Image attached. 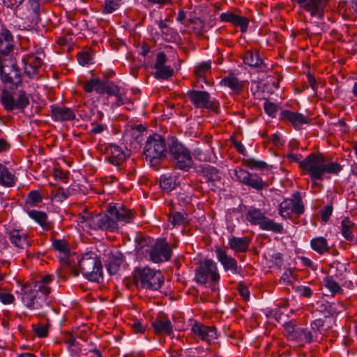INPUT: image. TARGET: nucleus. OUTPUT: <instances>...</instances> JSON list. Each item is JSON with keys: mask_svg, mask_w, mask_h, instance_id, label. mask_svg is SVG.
<instances>
[{"mask_svg": "<svg viewBox=\"0 0 357 357\" xmlns=\"http://www.w3.org/2000/svg\"><path fill=\"white\" fill-rule=\"evenodd\" d=\"M301 340H303L307 343H310L312 341H317L314 332H311V331L307 328H303Z\"/></svg>", "mask_w": 357, "mask_h": 357, "instance_id": "obj_55", "label": "nucleus"}, {"mask_svg": "<svg viewBox=\"0 0 357 357\" xmlns=\"http://www.w3.org/2000/svg\"><path fill=\"white\" fill-rule=\"evenodd\" d=\"M324 326V321L322 319H316L311 324L310 331L314 332L315 338L317 340L319 338V335L321 333V328Z\"/></svg>", "mask_w": 357, "mask_h": 357, "instance_id": "obj_52", "label": "nucleus"}, {"mask_svg": "<svg viewBox=\"0 0 357 357\" xmlns=\"http://www.w3.org/2000/svg\"><path fill=\"white\" fill-rule=\"evenodd\" d=\"M250 239L248 238H239L232 236L229 239V245L231 250L235 252H245L249 245Z\"/></svg>", "mask_w": 357, "mask_h": 357, "instance_id": "obj_31", "label": "nucleus"}, {"mask_svg": "<svg viewBox=\"0 0 357 357\" xmlns=\"http://www.w3.org/2000/svg\"><path fill=\"white\" fill-rule=\"evenodd\" d=\"M303 212L304 206L301 195L298 192H294L291 198L284 199L280 204L279 214L283 218H287L291 213L300 215Z\"/></svg>", "mask_w": 357, "mask_h": 357, "instance_id": "obj_13", "label": "nucleus"}, {"mask_svg": "<svg viewBox=\"0 0 357 357\" xmlns=\"http://www.w3.org/2000/svg\"><path fill=\"white\" fill-rule=\"evenodd\" d=\"M243 183L247 185L251 186L257 190H260L268 185L263 180H243Z\"/></svg>", "mask_w": 357, "mask_h": 357, "instance_id": "obj_54", "label": "nucleus"}, {"mask_svg": "<svg viewBox=\"0 0 357 357\" xmlns=\"http://www.w3.org/2000/svg\"><path fill=\"white\" fill-rule=\"evenodd\" d=\"M167 56L164 52H160L157 54L156 61L154 64V68H158L161 66H166Z\"/></svg>", "mask_w": 357, "mask_h": 357, "instance_id": "obj_57", "label": "nucleus"}, {"mask_svg": "<svg viewBox=\"0 0 357 357\" xmlns=\"http://www.w3.org/2000/svg\"><path fill=\"white\" fill-rule=\"evenodd\" d=\"M259 228L262 230L272 231L276 234H282L283 231V226L281 223L275 222L266 216H265Z\"/></svg>", "mask_w": 357, "mask_h": 357, "instance_id": "obj_33", "label": "nucleus"}, {"mask_svg": "<svg viewBox=\"0 0 357 357\" xmlns=\"http://www.w3.org/2000/svg\"><path fill=\"white\" fill-rule=\"evenodd\" d=\"M199 172H200V176L203 177L208 178H220L221 177L219 170L213 166L205 165L199 167Z\"/></svg>", "mask_w": 357, "mask_h": 357, "instance_id": "obj_37", "label": "nucleus"}, {"mask_svg": "<svg viewBox=\"0 0 357 357\" xmlns=\"http://www.w3.org/2000/svg\"><path fill=\"white\" fill-rule=\"evenodd\" d=\"M247 167L250 169H263L266 167L267 165L263 161L249 158L246 161Z\"/></svg>", "mask_w": 357, "mask_h": 357, "instance_id": "obj_50", "label": "nucleus"}, {"mask_svg": "<svg viewBox=\"0 0 357 357\" xmlns=\"http://www.w3.org/2000/svg\"><path fill=\"white\" fill-rule=\"evenodd\" d=\"M310 245L314 250L321 255L330 250L327 240L322 236L313 238L310 241Z\"/></svg>", "mask_w": 357, "mask_h": 357, "instance_id": "obj_34", "label": "nucleus"}, {"mask_svg": "<svg viewBox=\"0 0 357 357\" xmlns=\"http://www.w3.org/2000/svg\"><path fill=\"white\" fill-rule=\"evenodd\" d=\"M219 19L221 22H229L234 26H238L242 33H245L248 30L249 20L246 17L227 11L221 13Z\"/></svg>", "mask_w": 357, "mask_h": 357, "instance_id": "obj_19", "label": "nucleus"}, {"mask_svg": "<svg viewBox=\"0 0 357 357\" xmlns=\"http://www.w3.org/2000/svg\"><path fill=\"white\" fill-rule=\"evenodd\" d=\"M263 107L266 114H267L270 117H275L276 113L278 110V106L276 104L269 100H266L264 103Z\"/></svg>", "mask_w": 357, "mask_h": 357, "instance_id": "obj_43", "label": "nucleus"}, {"mask_svg": "<svg viewBox=\"0 0 357 357\" xmlns=\"http://www.w3.org/2000/svg\"><path fill=\"white\" fill-rule=\"evenodd\" d=\"M167 153L165 139L159 134L154 133L148 137L144 147V155L146 161L155 170H158Z\"/></svg>", "mask_w": 357, "mask_h": 357, "instance_id": "obj_2", "label": "nucleus"}, {"mask_svg": "<svg viewBox=\"0 0 357 357\" xmlns=\"http://www.w3.org/2000/svg\"><path fill=\"white\" fill-rule=\"evenodd\" d=\"M0 102L7 112L23 113L29 105V98L24 90L17 92L3 90L0 95Z\"/></svg>", "mask_w": 357, "mask_h": 357, "instance_id": "obj_5", "label": "nucleus"}, {"mask_svg": "<svg viewBox=\"0 0 357 357\" xmlns=\"http://www.w3.org/2000/svg\"><path fill=\"white\" fill-rule=\"evenodd\" d=\"M187 96L196 108L213 110L216 108L215 102L211 100V96L207 91L190 90L188 92Z\"/></svg>", "mask_w": 357, "mask_h": 357, "instance_id": "obj_15", "label": "nucleus"}, {"mask_svg": "<svg viewBox=\"0 0 357 357\" xmlns=\"http://www.w3.org/2000/svg\"><path fill=\"white\" fill-rule=\"evenodd\" d=\"M347 264L339 261H333L330 264V270L334 272L336 277H340L347 271Z\"/></svg>", "mask_w": 357, "mask_h": 357, "instance_id": "obj_42", "label": "nucleus"}, {"mask_svg": "<svg viewBox=\"0 0 357 357\" xmlns=\"http://www.w3.org/2000/svg\"><path fill=\"white\" fill-rule=\"evenodd\" d=\"M107 211L116 220L124 223L130 222L134 217L130 210H128L122 206H109Z\"/></svg>", "mask_w": 357, "mask_h": 357, "instance_id": "obj_25", "label": "nucleus"}, {"mask_svg": "<svg viewBox=\"0 0 357 357\" xmlns=\"http://www.w3.org/2000/svg\"><path fill=\"white\" fill-rule=\"evenodd\" d=\"M326 310L331 315H335L340 313V309L337 308L335 303H328Z\"/></svg>", "mask_w": 357, "mask_h": 357, "instance_id": "obj_59", "label": "nucleus"}, {"mask_svg": "<svg viewBox=\"0 0 357 357\" xmlns=\"http://www.w3.org/2000/svg\"><path fill=\"white\" fill-rule=\"evenodd\" d=\"M82 88L86 93L95 91L100 95L105 93L109 96H115L116 105L120 106L124 104L125 91L113 82L104 81L98 77H92L89 81L82 83Z\"/></svg>", "mask_w": 357, "mask_h": 357, "instance_id": "obj_3", "label": "nucleus"}, {"mask_svg": "<svg viewBox=\"0 0 357 357\" xmlns=\"http://www.w3.org/2000/svg\"><path fill=\"white\" fill-rule=\"evenodd\" d=\"M218 261L223 266L225 271H231L232 273H238L237 261L231 256L227 255L226 252L218 248L215 250Z\"/></svg>", "mask_w": 357, "mask_h": 357, "instance_id": "obj_26", "label": "nucleus"}, {"mask_svg": "<svg viewBox=\"0 0 357 357\" xmlns=\"http://www.w3.org/2000/svg\"><path fill=\"white\" fill-rule=\"evenodd\" d=\"M0 76L4 83L17 86L22 82L20 69L13 56L0 59Z\"/></svg>", "mask_w": 357, "mask_h": 357, "instance_id": "obj_8", "label": "nucleus"}, {"mask_svg": "<svg viewBox=\"0 0 357 357\" xmlns=\"http://www.w3.org/2000/svg\"><path fill=\"white\" fill-rule=\"evenodd\" d=\"M10 243L17 248L24 250L31 245L26 234L20 230L13 229L8 233Z\"/></svg>", "mask_w": 357, "mask_h": 357, "instance_id": "obj_23", "label": "nucleus"}, {"mask_svg": "<svg viewBox=\"0 0 357 357\" xmlns=\"http://www.w3.org/2000/svg\"><path fill=\"white\" fill-rule=\"evenodd\" d=\"M192 24L195 34L198 37L203 36L204 33V22L202 20L196 18L192 20Z\"/></svg>", "mask_w": 357, "mask_h": 357, "instance_id": "obj_44", "label": "nucleus"}, {"mask_svg": "<svg viewBox=\"0 0 357 357\" xmlns=\"http://www.w3.org/2000/svg\"><path fill=\"white\" fill-rule=\"evenodd\" d=\"M243 59L245 64L256 68L258 71L267 72L269 70L268 65L259 57L258 52L255 54L252 51L248 50L245 52Z\"/></svg>", "mask_w": 357, "mask_h": 357, "instance_id": "obj_22", "label": "nucleus"}, {"mask_svg": "<svg viewBox=\"0 0 357 357\" xmlns=\"http://www.w3.org/2000/svg\"><path fill=\"white\" fill-rule=\"evenodd\" d=\"M192 333L203 341L210 342L218 336L216 328L213 326H208L196 323L192 327Z\"/></svg>", "mask_w": 357, "mask_h": 357, "instance_id": "obj_20", "label": "nucleus"}, {"mask_svg": "<svg viewBox=\"0 0 357 357\" xmlns=\"http://www.w3.org/2000/svg\"><path fill=\"white\" fill-rule=\"evenodd\" d=\"M107 160L114 165H121L126 160V155L122 148L117 145L110 144L106 149Z\"/></svg>", "mask_w": 357, "mask_h": 357, "instance_id": "obj_21", "label": "nucleus"}, {"mask_svg": "<svg viewBox=\"0 0 357 357\" xmlns=\"http://www.w3.org/2000/svg\"><path fill=\"white\" fill-rule=\"evenodd\" d=\"M133 277L136 287L146 290L157 291L164 282L160 271L146 266L136 268Z\"/></svg>", "mask_w": 357, "mask_h": 357, "instance_id": "obj_4", "label": "nucleus"}, {"mask_svg": "<svg viewBox=\"0 0 357 357\" xmlns=\"http://www.w3.org/2000/svg\"><path fill=\"white\" fill-rule=\"evenodd\" d=\"M149 256L154 263L169 260L172 252L167 242L165 240H158L150 250Z\"/></svg>", "mask_w": 357, "mask_h": 357, "instance_id": "obj_16", "label": "nucleus"}, {"mask_svg": "<svg viewBox=\"0 0 357 357\" xmlns=\"http://www.w3.org/2000/svg\"><path fill=\"white\" fill-rule=\"evenodd\" d=\"M169 222L174 227L181 225L185 222L184 215L180 212L172 213L169 218Z\"/></svg>", "mask_w": 357, "mask_h": 357, "instance_id": "obj_48", "label": "nucleus"}, {"mask_svg": "<svg viewBox=\"0 0 357 357\" xmlns=\"http://www.w3.org/2000/svg\"><path fill=\"white\" fill-rule=\"evenodd\" d=\"M174 70L169 66H164L155 68L154 77L158 79L167 80L174 75Z\"/></svg>", "mask_w": 357, "mask_h": 357, "instance_id": "obj_39", "label": "nucleus"}, {"mask_svg": "<svg viewBox=\"0 0 357 357\" xmlns=\"http://www.w3.org/2000/svg\"><path fill=\"white\" fill-rule=\"evenodd\" d=\"M354 224L349 218H344L341 222V234L348 241H352L354 238L353 227Z\"/></svg>", "mask_w": 357, "mask_h": 357, "instance_id": "obj_36", "label": "nucleus"}, {"mask_svg": "<svg viewBox=\"0 0 357 357\" xmlns=\"http://www.w3.org/2000/svg\"><path fill=\"white\" fill-rule=\"evenodd\" d=\"M32 327L35 333L39 337H45L48 334V324H33Z\"/></svg>", "mask_w": 357, "mask_h": 357, "instance_id": "obj_45", "label": "nucleus"}, {"mask_svg": "<svg viewBox=\"0 0 357 357\" xmlns=\"http://www.w3.org/2000/svg\"><path fill=\"white\" fill-rule=\"evenodd\" d=\"M29 216L38 223L43 229L49 230L50 229L49 223L47 222V216L45 213L32 210L28 212Z\"/></svg>", "mask_w": 357, "mask_h": 357, "instance_id": "obj_35", "label": "nucleus"}, {"mask_svg": "<svg viewBox=\"0 0 357 357\" xmlns=\"http://www.w3.org/2000/svg\"><path fill=\"white\" fill-rule=\"evenodd\" d=\"M297 291L301 296H305L307 298L310 297L312 294L310 287L304 286L298 287L297 288Z\"/></svg>", "mask_w": 357, "mask_h": 357, "instance_id": "obj_64", "label": "nucleus"}, {"mask_svg": "<svg viewBox=\"0 0 357 357\" xmlns=\"http://www.w3.org/2000/svg\"><path fill=\"white\" fill-rule=\"evenodd\" d=\"M296 328V326L292 322L287 323L284 325V330H285L286 335H287V337L289 339L291 338L292 335H294Z\"/></svg>", "mask_w": 357, "mask_h": 357, "instance_id": "obj_60", "label": "nucleus"}, {"mask_svg": "<svg viewBox=\"0 0 357 357\" xmlns=\"http://www.w3.org/2000/svg\"><path fill=\"white\" fill-rule=\"evenodd\" d=\"M151 325L156 333H165L167 335L172 333V325L171 321L165 317H157L152 321Z\"/></svg>", "mask_w": 357, "mask_h": 357, "instance_id": "obj_30", "label": "nucleus"}, {"mask_svg": "<svg viewBox=\"0 0 357 357\" xmlns=\"http://www.w3.org/2000/svg\"><path fill=\"white\" fill-rule=\"evenodd\" d=\"M299 168L312 178H321L326 174H337L342 170L343 166L321 153H312L299 162Z\"/></svg>", "mask_w": 357, "mask_h": 357, "instance_id": "obj_1", "label": "nucleus"}, {"mask_svg": "<svg viewBox=\"0 0 357 357\" xmlns=\"http://www.w3.org/2000/svg\"><path fill=\"white\" fill-rule=\"evenodd\" d=\"M78 63L82 66L89 63L91 56L88 52H80L77 55Z\"/></svg>", "mask_w": 357, "mask_h": 357, "instance_id": "obj_56", "label": "nucleus"}, {"mask_svg": "<svg viewBox=\"0 0 357 357\" xmlns=\"http://www.w3.org/2000/svg\"><path fill=\"white\" fill-rule=\"evenodd\" d=\"M195 271V280L199 284H205L208 278L214 283L220 280L216 264L211 259L201 261Z\"/></svg>", "mask_w": 357, "mask_h": 357, "instance_id": "obj_10", "label": "nucleus"}, {"mask_svg": "<svg viewBox=\"0 0 357 357\" xmlns=\"http://www.w3.org/2000/svg\"><path fill=\"white\" fill-rule=\"evenodd\" d=\"M104 255L105 266L110 275L117 274L124 267L125 260L121 252L106 250Z\"/></svg>", "mask_w": 357, "mask_h": 357, "instance_id": "obj_18", "label": "nucleus"}, {"mask_svg": "<svg viewBox=\"0 0 357 357\" xmlns=\"http://www.w3.org/2000/svg\"><path fill=\"white\" fill-rule=\"evenodd\" d=\"M280 117L282 120L290 122L295 128L307 123V117L303 114L289 110H282Z\"/></svg>", "mask_w": 357, "mask_h": 357, "instance_id": "obj_27", "label": "nucleus"}, {"mask_svg": "<svg viewBox=\"0 0 357 357\" xmlns=\"http://www.w3.org/2000/svg\"><path fill=\"white\" fill-rule=\"evenodd\" d=\"M122 0H105L101 8L102 14L108 15L117 10L122 5Z\"/></svg>", "mask_w": 357, "mask_h": 357, "instance_id": "obj_38", "label": "nucleus"}, {"mask_svg": "<svg viewBox=\"0 0 357 357\" xmlns=\"http://www.w3.org/2000/svg\"><path fill=\"white\" fill-rule=\"evenodd\" d=\"M265 216V214L257 208H251L245 213L246 220L253 225L260 226Z\"/></svg>", "mask_w": 357, "mask_h": 357, "instance_id": "obj_32", "label": "nucleus"}, {"mask_svg": "<svg viewBox=\"0 0 357 357\" xmlns=\"http://www.w3.org/2000/svg\"><path fill=\"white\" fill-rule=\"evenodd\" d=\"M52 246L54 250L60 252L61 261L65 264H69L70 248L68 242L63 239H55L52 241Z\"/></svg>", "mask_w": 357, "mask_h": 357, "instance_id": "obj_29", "label": "nucleus"}, {"mask_svg": "<svg viewBox=\"0 0 357 357\" xmlns=\"http://www.w3.org/2000/svg\"><path fill=\"white\" fill-rule=\"evenodd\" d=\"M44 53L40 50L35 52H29L22 58L24 73L31 78H33L38 72L43 64Z\"/></svg>", "mask_w": 357, "mask_h": 357, "instance_id": "obj_14", "label": "nucleus"}, {"mask_svg": "<svg viewBox=\"0 0 357 357\" xmlns=\"http://www.w3.org/2000/svg\"><path fill=\"white\" fill-rule=\"evenodd\" d=\"M0 301L3 304H10L14 301V296L11 294L0 293Z\"/></svg>", "mask_w": 357, "mask_h": 357, "instance_id": "obj_61", "label": "nucleus"}, {"mask_svg": "<svg viewBox=\"0 0 357 357\" xmlns=\"http://www.w3.org/2000/svg\"><path fill=\"white\" fill-rule=\"evenodd\" d=\"M178 183L176 180H159V185L160 188L166 192H169L175 189Z\"/></svg>", "mask_w": 357, "mask_h": 357, "instance_id": "obj_47", "label": "nucleus"}, {"mask_svg": "<svg viewBox=\"0 0 357 357\" xmlns=\"http://www.w3.org/2000/svg\"><path fill=\"white\" fill-rule=\"evenodd\" d=\"M2 1H3V5L10 9H16L24 1V0H2Z\"/></svg>", "mask_w": 357, "mask_h": 357, "instance_id": "obj_58", "label": "nucleus"}, {"mask_svg": "<svg viewBox=\"0 0 357 357\" xmlns=\"http://www.w3.org/2000/svg\"><path fill=\"white\" fill-rule=\"evenodd\" d=\"M324 282L326 287L331 292L333 295L336 294H342V289L331 276L326 277L324 280Z\"/></svg>", "mask_w": 357, "mask_h": 357, "instance_id": "obj_40", "label": "nucleus"}, {"mask_svg": "<svg viewBox=\"0 0 357 357\" xmlns=\"http://www.w3.org/2000/svg\"><path fill=\"white\" fill-rule=\"evenodd\" d=\"M22 301L31 310H41L39 315L45 313L50 309L47 297L41 296L37 291H25L22 294Z\"/></svg>", "mask_w": 357, "mask_h": 357, "instance_id": "obj_11", "label": "nucleus"}, {"mask_svg": "<svg viewBox=\"0 0 357 357\" xmlns=\"http://www.w3.org/2000/svg\"><path fill=\"white\" fill-rule=\"evenodd\" d=\"M169 149L170 158L175 167L188 172L193 165L190 150L176 138L172 139Z\"/></svg>", "mask_w": 357, "mask_h": 357, "instance_id": "obj_7", "label": "nucleus"}, {"mask_svg": "<svg viewBox=\"0 0 357 357\" xmlns=\"http://www.w3.org/2000/svg\"><path fill=\"white\" fill-rule=\"evenodd\" d=\"M15 177L13 169H9L3 164L0 163V178H14Z\"/></svg>", "mask_w": 357, "mask_h": 357, "instance_id": "obj_51", "label": "nucleus"}, {"mask_svg": "<svg viewBox=\"0 0 357 357\" xmlns=\"http://www.w3.org/2000/svg\"><path fill=\"white\" fill-rule=\"evenodd\" d=\"M79 222L84 224V227L91 229L111 230L117 228V223L115 220L107 214H96L93 215L81 216Z\"/></svg>", "mask_w": 357, "mask_h": 357, "instance_id": "obj_9", "label": "nucleus"}, {"mask_svg": "<svg viewBox=\"0 0 357 357\" xmlns=\"http://www.w3.org/2000/svg\"><path fill=\"white\" fill-rule=\"evenodd\" d=\"M330 0H292L312 17L322 20Z\"/></svg>", "mask_w": 357, "mask_h": 357, "instance_id": "obj_12", "label": "nucleus"}, {"mask_svg": "<svg viewBox=\"0 0 357 357\" xmlns=\"http://www.w3.org/2000/svg\"><path fill=\"white\" fill-rule=\"evenodd\" d=\"M42 200V196L38 190L31 191L27 197V202L30 204H36Z\"/></svg>", "mask_w": 357, "mask_h": 357, "instance_id": "obj_53", "label": "nucleus"}, {"mask_svg": "<svg viewBox=\"0 0 357 357\" xmlns=\"http://www.w3.org/2000/svg\"><path fill=\"white\" fill-rule=\"evenodd\" d=\"M333 212V207L331 206H326L321 211V218L324 222H326L328 218L331 215Z\"/></svg>", "mask_w": 357, "mask_h": 357, "instance_id": "obj_63", "label": "nucleus"}, {"mask_svg": "<svg viewBox=\"0 0 357 357\" xmlns=\"http://www.w3.org/2000/svg\"><path fill=\"white\" fill-rule=\"evenodd\" d=\"M52 116L55 121H64L75 119V114L68 107L54 105L51 106Z\"/></svg>", "mask_w": 357, "mask_h": 357, "instance_id": "obj_24", "label": "nucleus"}, {"mask_svg": "<svg viewBox=\"0 0 357 357\" xmlns=\"http://www.w3.org/2000/svg\"><path fill=\"white\" fill-rule=\"evenodd\" d=\"M52 194H54V197L57 199V201L62 202L68 197L70 192L68 189H65L63 187H59L56 190L52 191Z\"/></svg>", "mask_w": 357, "mask_h": 357, "instance_id": "obj_49", "label": "nucleus"}, {"mask_svg": "<svg viewBox=\"0 0 357 357\" xmlns=\"http://www.w3.org/2000/svg\"><path fill=\"white\" fill-rule=\"evenodd\" d=\"M223 86L230 89L236 94H240L244 88V82L240 81L234 73H229L220 82Z\"/></svg>", "mask_w": 357, "mask_h": 357, "instance_id": "obj_28", "label": "nucleus"}, {"mask_svg": "<svg viewBox=\"0 0 357 357\" xmlns=\"http://www.w3.org/2000/svg\"><path fill=\"white\" fill-rule=\"evenodd\" d=\"M211 63L210 61L202 62V63H200L196 67L194 73L198 78L202 79L205 82H206V79H205V75L206 73L211 72Z\"/></svg>", "mask_w": 357, "mask_h": 357, "instance_id": "obj_41", "label": "nucleus"}, {"mask_svg": "<svg viewBox=\"0 0 357 357\" xmlns=\"http://www.w3.org/2000/svg\"><path fill=\"white\" fill-rule=\"evenodd\" d=\"M78 264L81 273L87 280L96 282L102 277L101 261L95 252H85L78 260Z\"/></svg>", "mask_w": 357, "mask_h": 357, "instance_id": "obj_6", "label": "nucleus"}, {"mask_svg": "<svg viewBox=\"0 0 357 357\" xmlns=\"http://www.w3.org/2000/svg\"><path fill=\"white\" fill-rule=\"evenodd\" d=\"M29 5L33 13L38 15L40 13V5L38 0H29Z\"/></svg>", "mask_w": 357, "mask_h": 357, "instance_id": "obj_62", "label": "nucleus"}, {"mask_svg": "<svg viewBox=\"0 0 357 357\" xmlns=\"http://www.w3.org/2000/svg\"><path fill=\"white\" fill-rule=\"evenodd\" d=\"M35 288L33 289H31L30 291H37V292L41 296L47 295L50 292L51 288L49 284L46 283H43L42 281H38L35 284Z\"/></svg>", "mask_w": 357, "mask_h": 357, "instance_id": "obj_46", "label": "nucleus"}, {"mask_svg": "<svg viewBox=\"0 0 357 357\" xmlns=\"http://www.w3.org/2000/svg\"><path fill=\"white\" fill-rule=\"evenodd\" d=\"M14 38L12 33L6 27L0 29V59L13 56Z\"/></svg>", "mask_w": 357, "mask_h": 357, "instance_id": "obj_17", "label": "nucleus"}]
</instances>
